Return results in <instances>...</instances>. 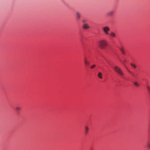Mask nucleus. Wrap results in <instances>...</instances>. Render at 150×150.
<instances>
[{
    "label": "nucleus",
    "mask_w": 150,
    "mask_h": 150,
    "mask_svg": "<svg viewBox=\"0 0 150 150\" xmlns=\"http://www.w3.org/2000/svg\"><path fill=\"white\" fill-rule=\"evenodd\" d=\"M82 21L83 22H85L86 21L85 20H82Z\"/></svg>",
    "instance_id": "nucleus-20"
},
{
    "label": "nucleus",
    "mask_w": 150,
    "mask_h": 150,
    "mask_svg": "<svg viewBox=\"0 0 150 150\" xmlns=\"http://www.w3.org/2000/svg\"><path fill=\"white\" fill-rule=\"evenodd\" d=\"M84 61L85 64L86 65H89V62L88 61H87V58L86 57H85L84 58Z\"/></svg>",
    "instance_id": "nucleus-9"
},
{
    "label": "nucleus",
    "mask_w": 150,
    "mask_h": 150,
    "mask_svg": "<svg viewBox=\"0 0 150 150\" xmlns=\"http://www.w3.org/2000/svg\"><path fill=\"white\" fill-rule=\"evenodd\" d=\"M134 85L137 87H138L139 86V83H138L137 82H134Z\"/></svg>",
    "instance_id": "nucleus-10"
},
{
    "label": "nucleus",
    "mask_w": 150,
    "mask_h": 150,
    "mask_svg": "<svg viewBox=\"0 0 150 150\" xmlns=\"http://www.w3.org/2000/svg\"><path fill=\"white\" fill-rule=\"evenodd\" d=\"M124 62H126V60H124Z\"/></svg>",
    "instance_id": "nucleus-22"
},
{
    "label": "nucleus",
    "mask_w": 150,
    "mask_h": 150,
    "mask_svg": "<svg viewBox=\"0 0 150 150\" xmlns=\"http://www.w3.org/2000/svg\"><path fill=\"white\" fill-rule=\"evenodd\" d=\"M147 88L149 95L150 94V87L149 86H147Z\"/></svg>",
    "instance_id": "nucleus-11"
},
{
    "label": "nucleus",
    "mask_w": 150,
    "mask_h": 150,
    "mask_svg": "<svg viewBox=\"0 0 150 150\" xmlns=\"http://www.w3.org/2000/svg\"><path fill=\"white\" fill-rule=\"evenodd\" d=\"M21 108L20 107H16L15 108L16 110L17 111H19L20 110Z\"/></svg>",
    "instance_id": "nucleus-14"
},
{
    "label": "nucleus",
    "mask_w": 150,
    "mask_h": 150,
    "mask_svg": "<svg viewBox=\"0 0 150 150\" xmlns=\"http://www.w3.org/2000/svg\"><path fill=\"white\" fill-rule=\"evenodd\" d=\"M76 15L78 18H80V14L79 12L76 13Z\"/></svg>",
    "instance_id": "nucleus-15"
},
{
    "label": "nucleus",
    "mask_w": 150,
    "mask_h": 150,
    "mask_svg": "<svg viewBox=\"0 0 150 150\" xmlns=\"http://www.w3.org/2000/svg\"><path fill=\"white\" fill-rule=\"evenodd\" d=\"M125 68H126V69H127V71H128L130 74H132V73L127 68L126 66H125Z\"/></svg>",
    "instance_id": "nucleus-18"
},
{
    "label": "nucleus",
    "mask_w": 150,
    "mask_h": 150,
    "mask_svg": "<svg viewBox=\"0 0 150 150\" xmlns=\"http://www.w3.org/2000/svg\"><path fill=\"white\" fill-rule=\"evenodd\" d=\"M89 128L87 126L85 127V133L86 134H87L88 132Z\"/></svg>",
    "instance_id": "nucleus-7"
},
{
    "label": "nucleus",
    "mask_w": 150,
    "mask_h": 150,
    "mask_svg": "<svg viewBox=\"0 0 150 150\" xmlns=\"http://www.w3.org/2000/svg\"><path fill=\"white\" fill-rule=\"evenodd\" d=\"M109 35L112 38H115V37L116 35L115 34L114 32H111L110 34Z\"/></svg>",
    "instance_id": "nucleus-6"
},
{
    "label": "nucleus",
    "mask_w": 150,
    "mask_h": 150,
    "mask_svg": "<svg viewBox=\"0 0 150 150\" xmlns=\"http://www.w3.org/2000/svg\"><path fill=\"white\" fill-rule=\"evenodd\" d=\"M130 65H131L132 67H133L134 68H137V66H136L134 64L132 63H131L130 64Z\"/></svg>",
    "instance_id": "nucleus-12"
},
{
    "label": "nucleus",
    "mask_w": 150,
    "mask_h": 150,
    "mask_svg": "<svg viewBox=\"0 0 150 150\" xmlns=\"http://www.w3.org/2000/svg\"><path fill=\"white\" fill-rule=\"evenodd\" d=\"M102 29L103 32L106 35H109V32L110 29L109 27L105 26Z\"/></svg>",
    "instance_id": "nucleus-3"
},
{
    "label": "nucleus",
    "mask_w": 150,
    "mask_h": 150,
    "mask_svg": "<svg viewBox=\"0 0 150 150\" xmlns=\"http://www.w3.org/2000/svg\"><path fill=\"white\" fill-rule=\"evenodd\" d=\"M82 28L85 29H87L90 28V27L87 23L84 24L82 26Z\"/></svg>",
    "instance_id": "nucleus-4"
},
{
    "label": "nucleus",
    "mask_w": 150,
    "mask_h": 150,
    "mask_svg": "<svg viewBox=\"0 0 150 150\" xmlns=\"http://www.w3.org/2000/svg\"><path fill=\"white\" fill-rule=\"evenodd\" d=\"M114 69L116 72L120 76H123L124 75V73L123 71L118 67L115 66L114 67Z\"/></svg>",
    "instance_id": "nucleus-2"
},
{
    "label": "nucleus",
    "mask_w": 150,
    "mask_h": 150,
    "mask_svg": "<svg viewBox=\"0 0 150 150\" xmlns=\"http://www.w3.org/2000/svg\"><path fill=\"white\" fill-rule=\"evenodd\" d=\"M96 67V65L95 64H93L90 67V68L91 69L94 68Z\"/></svg>",
    "instance_id": "nucleus-16"
},
{
    "label": "nucleus",
    "mask_w": 150,
    "mask_h": 150,
    "mask_svg": "<svg viewBox=\"0 0 150 150\" xmlns=\"http://www.w3.org/2000/svg\"><path fill=\"white\" fill-rule=\"evenodd\" d=\"M147 145L148 148L150 150V142H147Z\"/></svg>",
    "instance_id": "nucleus-13"
},
{
    "label": "nucleus",
    "mask_w": 150,
    "mask_h": 150,
    "mask_svg": "<svg viewBox=\"0 0 150 150\" xmlns=\"http://www.w3.org/2000/svg\"><path fill=\"white\" fill-rule=\"evenodd\" d=\"M121 52H122V53L123 54H125V52H124V50H123V51H121Z\"/></svg>",
    "instance_id": "nucleus-19"
},
{
    "label": "nucleus",
    "mask_w": 150,
    "mask_h": 150,
    "mask_svg": "<svg viewBox=\"0 0 150 150\" xmlns=\"http://www.w3.org/2000/svg\"><path fill=\"white\" fill-rule=\"evenodd\" d=\"M119 49L121 51H123L124 50L123 47L122 46L121 47L119 48Z\"/></svg>",
    "instance_id": "nucleus-17"
},
{
    "label": "nucleus",
    "mask_w": 150,
    "mask_h": 150,
    "mask_svg": "<svg viewBox=\"0 0 150 150\" xmlns=\"http://www.w3.org/2000/svg\"><path fill=\"white\" fill-rule=\"evenodd\" d=\"M98 76L100 79H102L103 78L102 74V73L99 72L98 74Z\"/></svg>",
    "instance_id": "nucleus-8"
},
{
    "label": "nucleus",
    "mask_w": 150,
    "mask_h": 150,
    "mask_svg": "<svg viewBox=\"0 0 150 150\" xmlns=\"http://www.w3.org/2000/svg\"><path fill=\"white\" fill-rule=\"evenodd\" d=\"M98 46L100 49H105L108 46V42L105 40H101L98 42Z\"/></svg>",
    "instance_id": "nucleus-1"
},
{
    "label": "nucleus",
    "mask_w": 150,
    "mask_h": 150,
    "mask_svg": "<svg viewBox=\"0 0 150 150\" xmlns=\"http://www.w3.org/2000/svg\"><path fill=\"white\" fill-rule=\"evenodd\" d=\"M132 75V76L134 77L135 76L132 73V74H131Z\"/></svg>",
    "instance_id": "nucleus-21"
},
{
    "label": "nucleus",
    "mask_w": 150,
    "mask_h": 150,
    "mask_svg": "<svg viewBox=\"0 0 150 150\" xmlns=\"http://www.w3.org/2000/svg\"><path fill=\"white\" fill-rule=\"evenodd\" d=\"M114 12V11H111L107 13V15L109 16H111L113 15Z\"/></svg>",
    "instance_id": "nucleus-5"
}]
</instances>
